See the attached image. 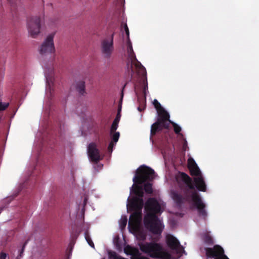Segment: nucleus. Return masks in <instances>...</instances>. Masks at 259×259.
Here are the masks:
<instances>
[{
	"label": "nucleus",
	"mask_w": 259,
	"mask_h": 259,
	"mask_svg": "<svg viewBox=\"0 0 259 259\" xmlns=\"http://www.w3.org/2000/svg\"><path fill=\"white\" fill-rule=\"evenodd\" d=\"M170 123L172 125L175 133L177 134H180V133L182 131L181 127L175 122H172L169 120V124Z\"/></svg>",
	"instance_id": "nucleus-21"
},
{
	"label": "nucleus",
	"mask_w": 259,
	"mask_h": 259,
	"mask_svg": "<svg viewBox=\"0 0 259 259\" xmlns=\"http://www.w3.org/2000/svg\"><path fill=\"white\" fill-rule=\"evenodd\" d=\"M206 255L207 257H213L214 259H229L225 254L223 247L219 245H215L212 248H206Z\"/></svg>",
	"instance_id": "nucleus-10"
},
{
	"label": "nucleus",
	"mask_w": 259,
	"mask_h": 259,
	"mask_svg": "<svg viewBox=\"0 0 259 259\" xmlns=\"http://www.w3.org/2000/svg\"><path fill=\"white\" fill-rule=\"evenodd\" d=\"M84 236H85V240L86 241H87V242L88 243L89 245L93 247V248H95V245H94V242L92 241V239H91V238L89 234V232L88 231H86L84 233Z\"/></svg>",
	"instance_id": "nucleus-20"
},
{
	"label": "nucleus",
	"mask_w": 259,
	"mask_h": 259,
	"mask_svg": "<svg viewBox=\"0 0 259 259\" xmlns=\"http://www.w3.org/2000/svg\"><path fill=\"white\" fill-rule=\"evenodd\" d=\"M188 168L192 176L196 177L202 176L199 168L193 159L189 158L188 159Z\"/></svg>",
	"instance_id": "nucleus-13"
},
{
	"label": "nucleus",
	"mask_w": 259,
	"mask_h": 259,
	"mask_svg": "<svg viewBox=\"0 0 259 259\" xmlns=\"http://www.w3.org/2000/svg\"><path fill=\"white\" fill-rule=\"evenodd\" d=\"M54 34H49L40 46L39 53L42 56L54 54L55 48L54 44Z\"/></svg>",
	"instance_id": "nucleus-8"
},
{
	"label": "nucleus",
	"mask_w": 259,
	"mask_h": 259,
	"mask_svg": "<svg viewBox=\"0 0 259 259\" xmlns=\"http://www.w3.org/2000/svg\"><path fill=\"white\" fill-rule=\"evenodd\" d=\"M127 218L124 217H122L121 219L120 220V226L121 229H124L127 224Z\"/></svg>",
	"instance_id": "nucleus-24"
},
{
	"label": "nucleus",
	"mask_w": 259,
	"mask_h": 259,
	"mask_svg": "<svg viewBox=\"0 0 259 259\" xmlns=\"http://www.w3.org/2000/svg\"><path fill=\"white\" fill-rule=\"evenodd\" d=\"M139 246L141 251L151 258L171 259V254L159 243L155 241L141 242Z\"/></svg>",
	"instance_id": "nucleus-4"
},
{
	"label": "nucleus",
	"mask_w": 259,
	"mask_h": 259,
	"mask_svg": "<svg viewBox=\"0 0 259 259\" xmlns=\"http://www.w3.org/2000/svg\"><path fill=\"white\" fill-rule=\"evenodd\" d=\"M166 242L168 247L177 253L181 254L185 252L184 248L180 244L179 241L174 236L167 235L166 236Z\"/></svg>",
	"instance_id": "nucleus-11"
},
{
	"label": "nucleus",
	"mask_w": 259,
	"mask_h": 259,
	"mask_svg": "<svg viewBox=\"0 0 259 259\" xmlns=\"http://www.w3.org/2000/svg\"><path fill=\"white\" fill-rule=\"evenodd\" d=\"M121 107L120 106L118 107V111L116 116L115 118L114 119L111 127L110 129V134H112V133L114 132L118 127V124L119 122L120 117H121Z\"/></svg>",
	"instance_id": "nucleus-15"
},
{
	"label": "nucleus",
	"mask_w": 259,
	"mask_h": 259,
	"mask_svg": "<svg viewBox=\"0 0 259 259\" xmlns=\"http://www.w3.org/2000/svg\"><path fill=\"white\" fill-rule=\"evenodd\" d=\"M155 177L154 170L151 168L143 165L140 166L136 170L133 178L134 184L131 192L139 198H142L144 195L143 186L141 185L146 182H151Z\"/></svg>",
	"instance_id": "nucleus-3"
},
{
	"label": "nucleus",
	"mask_w": 259,
	"mask_h": 259,
	"mask_svg": "<svg viewBox=\"0 0 259 259\" xmlns=\"http://www.w3.org/2000/svg\"><path fill=\"white\" fill-rule=\"evenodd\" d=\"M28 242V240H27L24 242V244H23V246H22V249H21V251H20V254H19V256H20V257H21V256H22V254H23V251H24V248H25V247L26 245L27 244Z\"/></svg>",
	"instance_id": "nucleus-29"
},
{
	"label": "nucleus",
	"mask_w": 259,
	"mask_h": 259,
	"mask_svg": "<svg viewBox=\"0 0 259 259\" xmlns=\"http://www.w3.org/2000/svg\"><path fill=\"white\" fill-rule=\"evenodd\" d=\"M145 209L146 211L143 220L145 227L154 234H161L164 226L157 215L162 212L160 203L155 198H150L145 202Z\"/></svg>",
	"instance_id": "nucleus-2"
},
{
	"label": "nucleus",
	"mask_w": 259,
	"mask_h": 259,
	"mask_svg": "<svg viewBox=\"0 0 259 259\" xmlns=\"http://www.w3.org/2000/svg\"><path fill=\"white\" fill-rule=\"evenodd\" d=\"M145 192L147 194H151L153 192L152 185L150 183H145L143 187Z\"/></svg>",
	"instance_id": "nucleus-19"
},
{
	"label": "nucleus",
	"mask_w": 259,
	"mask_h": 259,
	"mask_svg": "<svg viewBox=\"0 0 259 259\" xmlns=\"http://www.w3.org/2000/svg\"><path fill=\"white\" fill-rule=\"evenodd\" d=\"M44 15L33 16L27 19V29L30 35L35 38L39 33L40 24L44 20Z\"/></svg>",
	"instance_id": "nucleus-7"
},
{
	"label": "nucleus",
	"mask_w": 259,
	"mask_h": 259,
	"mask_svg": "<svg viewBox=\"0 0 259 259\" xmlns=\"http://www.w3.org/2000/svg\"><path fill=\"white\" fill-rule=\"evenodd\" d=\"M76 90L81 95H84L86 92L85 91V81L80 80L76 83Z\"/></svg>",
	"instance_id": "nucleus-16"
},
{
	"label": "nucleus",
	"mask_w": 259,
	"mask_h": 259,
	"mask_svg": "<svg viewBox=\"0 0 259 259\" xmlns=\"http://www.w3.org/2000/svg\"><path fill=\"white\" fill-rule=\"evenodd\" d=\"M127 53L128 54L129 57L131 58V59L133 60L134 59H136V55L134 52L132 42L130 41V39H127Z\"/></svg>",
	"instance_id": "nucleus-17"
},
{
	"label": "nucleus",
	"mask_w": 259,
	"mask_h": 259,
	"mask_svg": "<svg viewBox=\"0 0 259 259\" xmlns=\"http://www.w3.org/2000/svg\"><path fill=\"white\" fill-rule=\"evenodd\" d=\"M112 142L116 143L119 139L120 134L119 132H115V131L112 133Z\"/></svg>",
	"instance_id": "nucleus-22"
},
{
	"label": "nucleus",
	"mask_w": 259,
	"mask_h": 259,
	"mask_svg": "<svg viewBox=\"0 0 259 259\" xmlns=\"http://www.w3.org/2000/svg\"><path fill=\"white\" fill-rule=\"evenodd\" d=\"M143 205L144 201L142 198L133 197L128 199L127 209L133 211L130 217L129 225H131L132 222H137L141 219Z\"/></svg>",
	"instance_id": "nucleus-6"
},
{
	"label": "nucleus",
	"mask_w": 259,
	"mask_h": 259,
	"mask_svg": "<svg viewBox=\"0 0 259 259\" xmlns=\"http://www.w3.org/2000/svg\"><path fill=\"white\" fill-rule=\"evenodd\" d=\"M138 110H139V111H141V108H140V107H139L138 108Z\"/></svg>",
	"instance_id": "nucleus-35"
},
{
	"label": "nucleus",
	"mask_w": 259,
	"mask_h": 259,
	"mask_svg": "<svg viewBox=\"0 0 259 259\" xmlns=\"http://www.w3.org/2000/svg\"><path fill=\"white\" fill-rule=\"evenodd\" d=\"M178 187L183 195L178 191L171 192V197L178 206L180 207L185 202L193 203L197 208L198 215L205 220L207 212L205 205L203 202L199 194L195 190V185L192 179L184 172H180V177L177 179Z\"/></svg>",
	"instance_id": "nucleus-1"
},
{
	"label": "nucleus",
	"mask_w": 259,
	"mask_h": 259,
	"mask_svg": "<svg viewBox=\"0 0 259 259\" xmlns=\"http://www.w3.org/2000/svg\"><path fill=\"white\" fill-rule=\"evenodd\" d=\"M137 238L141 241H144L146 238V234L143 231H139L137 233Z\"/></svg>",
	"instance_id": "nucleus-23"
},
{
	"label": "nucleus",
	"mask_w": 259,
	"mask_h": 259,
	"mask_svg": "<svg viewBox=\"0 0 259 259\" xmlns=\"http://www.w3.org/2000/svg\"><path fill=\"white\" fill-rule=\"evenodd\" d=\"M123 28H124V31L125 32V33L127 35V39L129 40L130 39V37H129V35H130V32H129V30H128V27H127V25L126 24H124L123 25Z\"/></svg>",
	"instance_id": "nucleus-28"
},
{
	"label": "nucleus",
	"mask_w": 259,
	"mask_h": 259,
	"mask_svg": "<svg viewBox=\"0 0 259 259\" xmlns=\"http://www.w3.org/2000/svg\"><path fill=\"white\" fill-rule=\"evenodd\" d=\"M203 240L205 243L208 245L212 244L213 243L211 236L208 233L204 234L203 236Z\"/></svg>",
	"instance_id": "nucleus-18"
},
{
	"label": "nucleus",
	"mask_w": 259,
	"mask_h": 259,
	"mask_svg": "<svg viewBox=\"0 0 259 259\" xmlns=\"http://www.w3.org/2000/svg\"><path fill=\"white\" fill-rule=\"evenodd\" d=\"M114 33L110 37L104 38L101 42V50L104 57L109 59L114 50L113 38Z\"/></svg>",
	"instance_id": "nucleus-9"
},
{
	"label": "nucleus",
	"mask_w": 259,
	"mask_h": 259,
	"mask_svg": "<svg viewBox=\"0 0 259 259\" xmlns=\"http://www.w3.org/2000/svg\"><path fill=\"white\" fill-rule=\"evenodd\" d=\"M109 256L110 258H112L113 259H127L118 255L115 252H110Z\"/></svg>",
	"instance_id": "nucleus-25"
},
{
	"label": "nucleus",
	"mask_w": 259,
	"mask_h": 259,
	"mask_svg": "<svg viewBox=\"0 0 259 259\" xmlns=\"http://www.w3.org/2000/svg\"><path fill=\"white\" fill-rule=\"evenodd\" d=\"M194 181L196 187L199 191L202 192H205L206 191V186L202 176L194 178Z\"/></svg>",
	"instance_id": "nucleus-14"
},
{
	"label": "nucleus",
	"mask_w": 259,
	"mask_h": 259,
	"mask_svg": "<svg viewBox=\"0 0 259 259\" xmlns=\"http://www.w3.org/2000/svg\"><path fill=\"white\" fill-rule=\"evenodd\" d=\"M11 5V11H14L15 10V6L16 5L17 2L18 0H8Z\"/></svg>",
	"instance_id": "nucleus-26"
},
{
	"label": "nucleus",
	"mask_w": 259,
	"mask_h": 259,
	"mask_svg": "<svg viewBox=\"0 0 259 259\" xmlns=\"http://www.w3.org/2000/svg\"><path fill=\"white\" fill-rule=\"evenodd\" d=\"M113 145H114L113 142H112V141H111L109 143V145L108 147V149L109 151H110L112 152Z\"/></svg>",
	"instance_id": "nucleus-31"
},
{
	"label": "nucleus",
	"mask_w": 259,
	"mask_h": 259,
	"mask_svg": "<svg viewBox=\"0 0 259 259\" xmlns=\"http://www.w3.org/2000/svg\"><path fill=\"white\" fill-rule=\"evenodd\" d=\"M140 67L142 69V71H143V76H146V69L145 68H144V67L141 64H140Z\"/></svg>",
	"instance_id": "nucleus-32"
},
{
	"label": "nucleus",
	"mask_w": 259,
	"mask_h": 259,
	"mask_svg": "<svg viewBox=\"0 0 259 259\" xmlns=\"http://www.w3.org/2000/svg\"><path fill=\"white\" fill-rule=\"evenodd\" d=\"M47 80V90H51V83H50L49 79L46 76Z\"/></svg>",
	"instance_id": "nucleus-30"
},
{
	"label": "nucleus",
	"mask_w": 259,
	"mask_h": 259,
	"mask_svg": "<svg viewBox=\"0 0 259 259\" xmlns=\"http://www.w3.org/2000/svg\"><path fill=\"white\" fill-rule=\"evenodd\" d=\"M154 107L157 111L158 118L157 121L152 124L150 136L152 137L163 129H168L169 126L170 116L168 113L161 106L160 103L154 99L153 102Z\"/></svg>",
	"instance_id": "nucleus-5"
},
{
	"label": "nucleus",
	"mask_w": 259,
	"mask_h": 259,
	"mask_svg": "<svg viewBox=\"0 0 259 259\" xmlns=\"http://www.w3.org/2000/svg\"><path fill=\"white\" fill-rule=\"evenodd\" d=\"M7 257V254L4 252H1L0 253V259H6Z\"/></svg>",
	"instance_id": "nucleus-33"
},
{
	"label": "nucleus",
	"mask_w": 259,
	"mask_h": 259,
	"mask_svg": "<svg viewBox=\"0 0 259 259\" xmlns=\"http://www.w3.org/2000/svg\"><path fill=\"white\" fill-rule=\"evenodd\" d=\"M9 104L8 103H3L0 102V111H4L9 106Z\"/></svg>",
	"instance_id": "nucleus-27"
},
{
	"label": "nucleus",
	"mask_w": 259,
	"mask_h": 259,
	"mask_svg": "<svg viewBox=\"0 0 259 259\" xmlns=\"http://www.w3.org/2000/svg\"><path fill=\"white\" fill-rule=\"evenodd\" d=\"M148 89V85H147V82L146 81V84L144 85L143 90L144 92Z\"/></svg>",
	"instance_id": "nucleus-34"
},
{
	"label": "nucleus",
	"mask_w": 259,
	"mask_h": 259,
	"mask_svg": "<svg viewBox=\"0 0 259 259\" xmlns=\"http://www.w3.org/2000/svg\"><path fill=\"white\" fill-rule=\"evenodd\" d=\"M88 153L91 160L94 163H97L102 159L100 156V151L94 143H91L88 145Z\"/></svg>",
	"instance_id": "nucleus-12"
}]
</instances>
